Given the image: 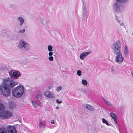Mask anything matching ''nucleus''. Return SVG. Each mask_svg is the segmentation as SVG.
<instances>
[{
  "instance_id": "nucleus-4",
  "label": "nucleus",
  "mask_w": 133,
  "mask_h": 133,
  "mask_svg": "<svg viewBox=\"0 0 133 133\" xmlns=\"http://www.w3.org/2000/svg\"><path fill=\"white\" fill-rule=\"evenodd\" d=\"M17 47L19 50L24 52L28 51L30 49L29 44L26 41L22 40L19 41Z\"/></svg>"
},
{
  "instance_id": "nucleus-9",
  "label": "nucleus",
  "mask_w": 133,
  "mask_h": 133,
  "mask_svg": "<svg viewBox=\"0 0 133 133\" xmlns=\"http://www.w3.org/2000/svg\"><path fill=\"white\" fill-rule=\"evenodd\" d=\"M44 95L46 97L50 98H54L55 95L53 93L48 91H45L43 93Z\"/></svg>"
},
{
  "instance_id": "nucleus-22",
  "label": "nucleus",
  "mask_w": 133,
  "mask_h": 133,
  "mask_svg": "<svg viewBox=\"0 0 133 133\" xmlns=\"http://www.w3.org/2000/svg\"><path fill=\"white\" fill-rule=\"evenodd\" d=\"M102 121L103 123L109 126L110 124L108 123V121L105 119L103 118L102 119Z\"/></svg>"
},
{
  "instance_id": "nucleus-31",
  "label": "nucleus",
  "mask_w": 133,
  "mask_h": 133,
  "mask_svg": "<svg viewBox=\"0 0 133 133\" xmlns=\"http://www.w3.org/2000/svg\"><path fill=\"white\" fill-rule=\"evenodd\" d=\"M116 124V127H117V128L119 130V131H120V129H119V125L117 123V124Z\"/></svg>"
},
{
  "instance_id": "nucleus-32",
  "label": "nucleus",
  "mask_w": 133,
  "mask_h": 133,
  "mask_svg": "<svg viewBox=\"0 0 133 133\" xmlns=\"http://www.w3.org/2000/svg\"><path fill=\"white\" fill-rule=\"evenodd\" d=\"M52 87L51 85H50V86H49L48 87L47 90H50V89H51L52 88Z\"/></svg>"
},
{
  "instance_id": "nucleus-24",
  "label": "nucleus",
  "mask_w": 133,
  "mask_h": 133,
  "mask_svg": "<svg viewBox=\"0 0 133 133\" xmlns=\"http://www.w3.org/2000/svg\"><path fill=\"white\" fill-rule=\"evenodd\" d=\"M82 84L84 85H87L88 84L87 81L85 79H83L82 80Z\"/></svg>"
},
{
  "instance_id": "nucleus-1",
  "label": "nucleus",
  "mask_w": 133,
  "mask_h": 133,
  "mask_svg": "<svg viewBox=\"0 0 133 133\" xmlns=\"http://www.w3.org/2000/svg\"><path fill=\"white\" fill-rule=\"evenodd\" d=\"M16 84L15 82L10 78L5 79L3 82V84L0 87L1 93L4 96H9L11 93V91L9 88H13Z\"/></svg>"
},
{
  "instance_id": "nucleus-40",
  "label": "nucleus",
  "mask_w": 133,
  "mask_h": 133,
  "mask_svg": "<svg viewBox=\"0 0 133 133\" xmlns=\"http://www.w3.org/2000/svg\"><path fill=\"white\" fill-rule=\"evenodd\" d=\"M59 108V107H57L56 108V109H58Z\"/></svg>"
},
{
  "instance_id": "nucleus-6",
  "label": "nucleus",
  "mask_w": 133,
  "mask_h": 133,
  "mask_svg": "<svg viewBox=\"0 0 133 133\" xmlns=\"http://www.w3.org/2000/svg\"><path fill=\"white\" fill-rule=\"evenodd\" d=\"M9 74L11 77L15 79H17L21 76V74L18 71L11 70L9 72Z\"/></svg>"
},
{
  "instance_id": "nucleus-33",
  "label": "nucleus",
  "mask_w": 133,
  "mask_h": 133,
  "mask_svg": "<svg viewBox=\"0 0 133 133\" xmlns=\"http://www.w3.org/2000/svg\"><path fill=\"white\" fill-rule=\"evenodd\" d=\"M120 25L121 26H123L124 28H125V26L124 25V24L123 22H122L120 23Z\"/></svg>"
},
{
  "instance_id": "nucleus-10",
  "label": "nucleus",
  "mask_w": 133,
  "mask_h": 133,
  "mask_svg": "<svg viewBox=\"0 0 133 133\" xmlns=\"http://www.w3.org/2000/svg\"><path fill=\"white\" fill-rule=\"evenodd\" d=\"M87 14V5L86 4H84L82 8V17L83 19H84L85 18Z\"/></svg>"
},
{
  "instance_id": "nucleus-23",
  "label": "nucleus",
  "mask_w": 133,
  "mask_h": 133,
  "mask_svg": "<svg viewBox=\"0 0 133 133\" xmlns=\"http://www.w3.org/2000/svg\"><path fill=\"white\" fill-rule=\"evenodd\" d=\"M32 103L33 105L36 107H37L39 105L38 103L35 101H32Z\"/></svg>"
},
{
  "instance_id": "nucleus-34",
  "label": "nucleus",
  "mask_w": 133,
  "mask_h": 133,
  "mask_svg": "<svg viewBox=\"0 0 133 133\" xmlns=\"http://www.w3.org/2000/svg\"><path fill=\"white\" fill-rule=\"evenodd\" d=\"M42 124L41 122H39V128H41L42 127Z\"/></svg>"
},
{
  "instance_id": "nucleus-27",
  "label": "nucleus",
  "mask_w": 133,
  "mask_h": 133,
  "mask_svg": "<svg viewBox=\"0 0 133 133\" xmlns=\"http://www.w3.org/2000/svg\"><path fill=\"white\" fill-rule=\"evenodd\" d=\"M81 71L80 70H78L77 72V74L78 76H80L81 75Z\"/></svg>"
},
{
  "instance_id": "nucleus-39",
  "label": "nucleus",
  "mask_w": 133,
  "mask_h": 133,
  "mask_svg": "<svg viewBox=\"0 0 133 133\" xmlns=\"http://www.w3.org/2000/svg\"><path fill=\"white\" fill-rule=\"evenodd\" d=\"M117 21L118 22V23H121V21H120V20H118Z\"/></svg>"
},
{
  "instance_id": "nucleus-8",
  "label": "nucleus",
  "mask_w": 133,
  "mask_h": 133,
  "mask_svg": "<svg viewBox=\"0 0 133 133\" xmlns=\"http://www.w3.org/2000/svg\"><path fill=\"white\" fill-rule=\"evenodd\" d=\"M115 54L116 55L115 59L116 62L119 64L122 63L124 59V57L123 56L122 53L120 52Z\"/></svg>"
},
{
  "instance_id": "nucleus-36",
  "label": "nucleus",
  "mask_w": 133,
  "mask_h": 133,
  "mask_svg": "<svg viewBox=\"0 0 133 133\" xmlns=\"http://www.w3.org/2000/svg\"><path fill=\"white\" fill-rule=\"evenodd\" d=\"M48 55L49 56H51L53 55V53L51 52H50L49 53Z\"/></svg>"
},
{
  "instance_id": "nucleus-5",
  "label": "nucleus",
  "mask_w": 133,
  "mask_h": 133,
  "mask_svg": "<svg viewBox=\"0 0 133 133\" xmlns=\"http://www.w3.org/2000/svg\"><path fill=\"white\" fill-rule=\"evenodd\" d=\"M122 43L119 41L114 43L111 46V48L114 54H117L121 52Z\"/></svg>"
},
{
  "instance_id": "nucleus-25",
  "label": "nucleus",
  "mask_w": 133,
  "mask_h": 133,
  "mask_svg": "<svg viewBox=\"0 0 133 133\" xmlns=\"http://www.w3.org/2000/svg\"><path fill=\"white\" fill-rule=\"evenodd\" d=\"M52 47L50 45H49L48 46V50L50 52H51L52 51Z\"/></svg>"
},
{
  "instance_id": "nucleus-18",
  "label": "nucleus",
  "mask_w": 133,
  "mask_h": 133,
  "mask_svg": "<svg viewBox=\"0 0 133 133\" xmlns=\"http://www.w3.org/2000/svg\"><path fill=\"white\" fill-rule=\"evenodd\" d=\"M36 97L38 101H40L42 99L43 95L41 94H38L36 95Z\"/></svg>"
},
{
  "instance_id": "nucleus-15",
  "label": "nucleus",
  "mask_w": 133,
  "mask_h": 133,
  "mask_svg": "<svg viewBox=\"0 0 133 133\" xmlns=\"http://www.w3.org/2000/svg\"><path fill=\"white\" fill-rule=\"evenodd\" d=\"M129 52V51L128 48L126 45H125L124 48L123 54L125 57H126L127 56Z\"/></svg>"
},
{
  "instance_id": "nucleus-26",
  "label": "nucleus",
  "mask_w": 133,
  "mask_h": 133,
  "mask_svg": "<svg viewBox=\"0 0 133 133\" xmlns=\"http://www.w3.org/2000/svg\"><path fill=\"white\" fill-rule=\"evenodd\" d=\"M62 89V87L61 86H59L57 87L56 89L57 91H59L61 90Z\"/></svg>"
},
{
  "instance_id": "nucleus-21",
  "label": "nucleus",
  "mask_w": 133,
  "mask_h": 133,
  "mask_svg": "<svg viewBox=\"0 0 133 133\" xmlns=\"http://www.w3.org/2000/svg\"><path fill=\"white\" fill-rule=\"evenodd\" d=\"M4 109V107L3 104L0 103V113H2Z\"/></svg>"
},
{
  "instance_id": "nucleus-30",
  "label": "nucleus",
  "mask_w": 133,
  "mask_h": 133,
  "mask_svg": "<svg viewBox=\"0 0 133 133\" xmlns=\"http://www.w3.org/2000/svg\"><path fill=\"white\" fill-rule=\"evenodd\" d=\"M56 102L58 104H60L62 103V102L61 101H60L58 99H57L56 101Z\"/></svg>"
},
{
  "instance_id": "nucleus-43",
  "label": "nucleus",
  "mask_w": 133,
  "mask_h": 133,
  "mask_svg": "<svg viewBox=\"0 0 133 133\" xmlns=\"http://www.w3.org/2000/svg\"><path fill=\"white\" fill-rule=\"evenodd\" d=\"M132 76L133 77V72L132 73Z\"/></svg>"
},
{
  "instance_id": "nucleus-14",
  "label": "nucleus",
  "mask_w": 133,
  "mask_h": 133,
  "mask_svg": "<svg viewBox=\"0 0 133 133\" xmlns=\"http://www.w3.org/2000/svg\"><path fill=\"white\" fill-rule=\"evenodd\" d=\"M84 106L85 108L88 109L90 111H92L94 110L93 107L89 104H84Z\"/></svg>"
},
{
  "instance_id": "nucleus-2",
  "label": "nucleus",
  "mask_w": 133,
  "mask_h": 133,
  "mask_svg": "<svg viewBox=\"0 0 133 133\" xmlns=\"http://www.w3.org/2000/svg\"><path fill=\"white\" fill-rule=\"evenodd\" d=\"M112 5V8L114 11L117 13H121L122 12L120 3H128L129 0H115Z\"/></svg>"
},
{
  "instance_id": "nucleus-13",
  "label": "nucleus",
  "mask_w": 133,
  "mask_h": 133,
  "mask_svg": "<svg viewBox=\"0 0 133 133\" xmlns=\"http://www.w3.org/2000/svg\"><path fill=\"white\" fill-rule=\"evenodd\" d=\"M90 53V52H89L81 53L80 56V59L82 60H84L85 57Z\"/></svg>"
},
{
  "instance_id": "nucleus-20",
  "label": "nucleus",
  "mask_w": 133,
  "mask_h": 133,
  "mask_svg": "<svg viewBox=\"0 0 133 133\" xmlns=\"http://www.w3.org/2000/svg\"><path fill=\"white\" fill-rule=\"evenodd\" d=\"M102 98L104 101L109 106L113 107L112 104L110 102L107 101V100L104 98L103 97H102Z\"/></svg>"
},
{
  "instance_id": "nucleus-28",
  "label": "nucleus",
  "mask_w": 133,
  "mask_h": 133,
  "mask_svg": "<svg viewBox=\"0 0 133 133\" xmlns=\"http://www.w3.org/2000/svg\"><path fill=\"white\" fill-rule=\"evenodd\" d=\"M25 29L21 30L19 31V33H23L25 32Z\"/></svg>"
},
{
  "instance_id": "nucleus-19",
  "label": "nucleus",
  "mask_w": 133,
  "mask_h": 133,
  "mask_svg": "<svg viewBox=\"0 0 133 133\" xmlns=\"http://www.w3.org/2000/svg\"><path fill=\"white\" fill-rule=\"evenodd\" d=\"M0 133H7L6 129L4 127L0 128Z\"/></svg>"
},
{
  "instance_id": "nucleus-38",
  "label": "nucleus",
  "mask_w": 133,
  "mask_h": 133,
  "mask_svg": "<svg viewBox=\"0 0 133 133\" xmlns=\"http://www.w3.org/2000/svg\"><path fill=\"white\" fill-rule=\"evenodd\" d=\"M55 123V121L54 120H52L50 122V123L51 124H54Z\"/></svg>"
},
{
  "instance_id": "nucleus-42",
  "label": "nucleus",
  "mask_w": 133,
  "mask_h": 133,
  "mask_svg": "<svg viewBox=\"0 0 133 133\" xmlns=\"http://www.w3.org/2000/svg\"><path fill=\"white\" fill-rule=\"evenodd\" d=\"M26 63V61H25V62H24V63H22L23 64H25Z\"/></svg>"
},
{
  "instance_id": "nucleus-7",
  "label": "nucleus",
  "mask_w": 133,
  "mask_h": 133,
  "mask_svg": "<svg viewBox=\"0 0 133 133\" xmlns=\"http://www.w3.org/2000/svg\"><path fill=\"white\" fill-rule=\"evenodd\" d=\"M12 116V112L8 110L3 111L0 113V118H8Z\"/></svg>"
},
{
  "instance_id": "nucleus-29",
  "label": "nucleus",
  "mask_w": 133,
  "mask_h": 133,
  "mask_svg": "<svg viewBox=\"0 0 133 133\" xmlns=\"http://www.w3.org/2000/svg\"><path fill=\"white\" fill-rule=\"evenodd\" d=\"M54 58L52 56H50L49 57V59L50 61H52L53 60Z\"/></svg>"
},
{
  "instance_id": "nucleus-11",
  "label": "nucleus",
  "mask_w": 133,
  "mask_h": 133,
  "mask_svg": "<svg viewBox=\"0 0 133 133\" xmlns=\"http://www.w3.org/2000/svg\"><path fill=\"white\" fill-rule=\"evenodd\" d=\"M7 130L8 133H17L16 128L14 126H8Z\"/></svg>"
},
{
  "instance_id": "nucleus-37",
  "label": "nucleus",
  "mask_w": 133,
  "mask_h": 133,
  "mask_svg": "<svg viewBox=\"0 0 133 133\" xmlns=\"http://www.w3.org/2000/svg\"><path fill=\"white\" fill-rule=\"evenodd\" d=\"M111 72L113 73H114L115 71V70L114 69V68L112 67L111 68Z\"/></svg>"
},
{
  "instance_id": "nucleus-12",
  "label": "nucleus",
  "mask_w": 133,
  "mask_h": 133,
  "mask_svg": "<svg viewBox=\"0 0 133 133\" xmlns=\"http://www.w3.org/2000/svg\"><path fill=\"white\" fill-rule=\"evenodd\" d=\"M17 20L19 26H22L24 23V20L23 18L21 17H19L17 18Z\"/></svg>"
},
{
  "instance_id": "nucleus-3",
  "label": "nucleus",
  "mask_w": 133,
  "mask_h": 133,
  "mask_svg": "<svg viewBox=\"0 0 133 133\" xmlns=\"http://www.w3.org/2000/svg\"><path fill=\"white\" fill-rule=\"evenodd\" d=\"M24 91L23 86H18L13 90L12 92L13 96L17 97H20L23 94Z\"/></svg>"
},
{
  "instance_id": "nucleus-44",
  "label": "nucleus",
  "mask_w": 133,
  "mask_h": 133,
  "mask_svg": "<svg viewBox=\"0 0 133 133\" xmlns=\"http://www.w3.org/2000/svg\"><path fill=\"white\" fill-rule=\"evenodd\" d=\"M132 35H133V32H132Z\"/></svg>"
},
{
  "instance_id": "nucleus-16",
  "label": "nucleus",
  "mask_w": 133,
  "mask_h": 133,
  "mask_svg": "<svg viewBox=\"0 0 133 133\" xmlns=\"http://www.w3.org/2000/svg\"><path fill=\"white\" fill-rule=\"evenodd\" d=\"M110 114L111 117L114 119L115 123L117 124V116L116 114L112 112H111Z\"/></svg>"
},
{
  "instance_id": "nucleus-35",
  "label": "nucleus",
  "mask_w": 133,
  "mask_h": 133,
  "mask_svg": "<svg viewBox=\"0 0 133 133\" xmlns=\"http://www.w3.org/2000/svg\"><path fill=\"white\" fill-rule=\"evenodd\" d=\"M46 122H45L44 124V128H45L46 127H49V126L48 125H46Z\"/></svg>"
},
{
  "instance_id": "nucleus-17",
  "label": "nucleus",
  "mask_w": 133,
  "mask_h": 133,
  "mask_svg": "<svg viewBox=\"0 0 133 133\" xmlns=\"http://www.w3.org/2000/svg\"><path fill=\"white\" fill-rule=\"evenodd\" d=\"M9 108L11 109H14L16 107V105L14 103H10L9 105Z\"/></svg>"
},
{
  "instance_id": "nucleus-41",
  "label": "nucleus",
  "mask_w": 133,
  "mask_h": 133,
  "mask_svg": "<svg viewBox=\"0 0 133 133\" xmlns=\"http://www.w3.org/2000/svg\"><path fill=\"white\" fill-rule=\"evenodd\" d=\"M115 19H116V20H117V21L118 20V18H117V17H116Z\"/></svg>"
}]
</instances>
